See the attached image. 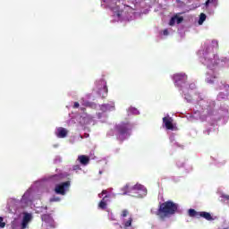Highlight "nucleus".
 <instances>
[{"mask_svg": "<svg viewBox=\"0 0 229 229\" xmlns=\"http://www.w3.org/2000/svg\"><path fill=\"white\" fill-rule=\"evenodd\" d=\"M204 4H205L206 8H208V6L210 4V0H207Z\"/></svg>", "mask_w": 229, "mask_h": 229, "instance_id": "bb28decb", "label": "nucleus"}, {"mask_svg": "<svg viewBox=\"0 0 229 229\" xmlns=\"http://www.w3.org/2000/svg\"><path fill=\"white\" fill-rule=\"evenodd\" d=\"M130 216V211L128 209L122 210L121 217H128Z\"/></svg>", "mask_w": 229, "mask_h": 229, "instance_id": "412c9836", "label": "nucleus"}, {"mask_svg": "<svg viewBox=\"0 0 229 229\" xmlns=\"http://www.w3.org/2000/svg\"><path fill=\"white\" fill-rule=\"evenodd\" d=\"M73 171H81V166L80 165H75L72 166Z\"/></svg>", "mask_w": 229, "mask_h": 229, "instance_id": "b1692460", "label": "nucleus"}, {"mask_svg": "<svg viewBox=\"0 0 229 229\" xmlns=\"http://www.w3.org/2000/svg\"><path fill=\"white\" fill-rule=\"evenodd\" d=\"M199 217H203L207 221H214V217H212V215H210V213L208 212H205V211L199 212Z\"/></svg>", "mask_w": 229, "mask_h": 229, "instance_id": "9d476101", "label": "nucleus"}, {"mask_svg": "<svg viewBox=\"0 0 229 229\" xmlns=\"http://www.w3.org/2000/svg\"><path fill=\"white\" fill-rule=\"evenodd\" d=\"M73 108H80V103L74 102Z\"/></svg>", "mask_w": 229, "mask_h": 229, "instance_id": "c85d7f7f", "label": "nucleus"}, {"mask_svg": "<svg viewBox=\"0 0 229 229\" xmlns=\"http://www.w3.org/2000/svg\"><path fill=\"white\" fill-rule=\"evenodd\" d=\"M81 165H89V163L90 162V157L85 155H81L78 157L77 159Z\"/></svg>", "mask_w": 229, "mask_h": 229, "instance_id": "1a4fd4ad", "label": "nucleus"}, {"mask_svg": "<svg viewBox=\"0 0 229 229\" xmlns=\"http://www.w3.org/2000/svg\"><path fill=\"white\" fill-rule=\"evenodd\" d=\"M207 82H208V83H214V81H212V80H208Z\"/></svg>", "mask_w": 229, "mask_h": 229, "instance_id": "473e14b6", "label": "nucleus"}, {"mask_svg": "<svg viewBox=\"0 0 229 229\" xmlns=\"http://www.w3.org/2000/svg\"><path fill=\"white\" fill-rule=\"evenodd\" d=\"M163 35H165V36L169 35V30H167V29L164 30H163Z\"/></svg>", "mask_w": 229, "mask_h": 229, "instance_id": "cd10ccee", "label": "nucleus"}, {"mask_svg": "<svg viewBox=\"0 0 229 229\" xmlns=\"http://www.w3.org/2000/svg\"><path fill=\"white\" fill-rule=\"evenodd\" d=\"M45 208H46V210H47V207H46Z\"/></svg>", "mask_w": 229, "mask_h": 229, "instance_id": "f704fd0d", "label": "nucleus"}, {"mask_svg": "<svg viewBox=\"0 0 229 229\" xmlns=\"http://www.w3.org/2000/svg\"><path fill=\"white\" fill-rule=\"evenodd\" d=\"M57 137H59V139H65V137H67V130L63 127L59 128Z\"/></svg>", "mask_w": 229, "mask_h": 229, "instance_id": "9b49d317", "label": "nucleus"}, {"mask_svg": "<svg viewBox=\"0 0 229 229\" xmlns=\"http://www.w3.org/2000/svg\"><path fill=\"white\" fill-rule=\"evenodd\" d=\"M163 123L165 124L166 130H174V125H173V118L170 116H165L163 118Z\"/></svg>", "mask_w": 229, "mask_h": 229, "instance_id": "423d86ee", "label": "nucleus"}, {"mask_svg": "<svg viewBox=\"0 0 229 229\" xmlns=\"http://www.w3.org/2000/svg\"><path fill=\"white\" fill-rule=\"evenodd\" d=\"M100 110L102 112H108V110H110V105L108 104H104L100 106Z\"/></svg>", "mask_w": 229, "mask_h": 229, "instance_id": "6ab92c4d", "label": "nucleus"}, {"mask_svg": "<svg viewBox=\"0 0 229 229\" xmlns=\"http://www.w3.org/2000/svg\"><path fill=\"white\" fill-rule=\"evenodd\" d=\"M205 21H207V14L201 13L199 15V25L203 24V22H205Z\"/></svg>", "mask_w": 229, "mask_h": 229, "instance_id": "a211bd4d", "label": "nucleus"}, {"mask_svg": "<svg viewBox=\"0 0 229 229\" xmlns=\"http://www.w3.org/2000/svg\"><path fill=\"white\" fill-rule=\"evenodd\" d=\"M106 198H108V196L104 197L98 204V208H100L102 210L106 209V201L105 200Z\"/></svg>", "mask_w": 229, "mask_h": 229, "instance_id": "2eb2a0df", "label": "nucleus"}, {"mask_svg": "<svg viewBox=\"0 0 229 229\" xmlns=\"http://www.w3.org/2000/svg\"><path fill=\"white\" fill-rule=\"evenodd\" d=\"M3 221H4V218H3V216H0V228H4V226H6V223Z\"/></svg>", "mask_w": 229, "mask_h": 229, "instance_id": "5701e85b", "label": "nucleus"}, {"mask_svg": "<svg viewBox=\"0 0 229 229\" xmlns=\"http://www.w3.org/2000/svg\"><path fill=\"white\" fill-rule=\"evenodd\" d=\"M174 81L177 87L182 86V83H187V74L176 73L174 75Z\"/></svg>", "mask_w": 229, "mask_h": 229, "instance_id": "39448f33", "label": "nucleus"}, {"mask_svg": "<svg viewBox=\"0 0 229 229\" xmlns=\"http://www.w3.org/2000/svg\"><path fill=\"white\" fill-rule=\"evenodd\" d=\"M122 191H123V195H126V194H129V196H131V194H132V191H131V187H130V185H125L123 189H122Z\"/></svg>", "mask_w": 229, "mask_h": 229, "instance_id": "4468645a", "label": "nucleus"}, {"mask_svg": "<svg viewBox=\"0 0 229 229\" xmlns=\"http://www.w3.org/2000/svg\"><path fill=\"white\" fill-rule=\"evenodd\" d=\"M218 98L221 99H225V97H223V93H219Z\"/></svg>", "mask_w": 229, "mask_h": 229, "instance_id": "7c9ffc66", "label": "nucleus"}, {"mask_svg": "<svg viewBox=\"0 0 229 229\" xmlns=\"http://www.w3.org/2000/svg\"><path fill=\"white\" fill-rule=\"evenodd\" d=\"M132 126L130 124V123H123L119 125H117L116 130L119 133V135H128L129 131H131Z\"/></svg>", "mask_w": 229, "mask_h": 229, "instance_id": "7ed1b4c3", "label": "nucleus"}, {"mask_svg": "<svg viewBox=\"0 0 229 229\" xmlns=\"http://www.w3.org/2000/svg\"><path fill=\"white\" fill-rule=\"evenodd\" d=\"M81 110H85V108H81Z\"/></svg>", "mask_w": 229, "mask_h": 229, "instance_id": "c9c22d12", "label": "nucleus"}, {"mask_svg": "<svg viewBox=\"0 0 229 229\" xmlns=\"http://www.w3.org/2000/svg\"><path fill=\"white\" fill-rule=\"evenodd\" d=\"M210 131H212L210 129H208V130L206 131V132H207L208 135H210Z\"/></svg>", "mask_w": 229, "mask_h": 229, "instance_id": "2f4dec72", "label": "nucleus"}, {"mask_svg": "<svg viewBox=\"0 0 229 229\" xmlns=\"http://www.w3.org/2000/svg\"><path fill=\"white\" fill-rule=\"evenodd\" d=\"M108 191L106 190H103L101 194H99L98 196L101 198V196H105V194H106Z\"/></svg>", "mask_w": 229, "mask_h": 229, "instance_id": "a878e982", "label": "nucleus"}, {"mask_svg": "<svg viewBox=\"0 0 229 229\" xmlns=\"http://www.w3.org/2000/svg\"><path fill=\"white\" fill-rule=\"evenodd\" d=\"M41 221L47 223L48 225H50L52 226V228H55V225H53V223H55V221L53 220V216H51L49 214L42 215Z\"/></svg>", "mask_w": 229, "mask_h": 229, "instance_id": "6e6552de", "label": "nucleus"}, {"mask_svg": "<svg viewBox=\"0 0 229 229\" xmlns=\"http://www.w3.org/2000/svg\"><path fill=\"white\" fill-rule=\"evenodd\" d=\"M175 212H178V204L172 200H167L159 205L157 216L162 218L169 217V216H174Z\"/></svg>", "mask_w": 229, "mask_h": 229, "instance_id": "f257e3e1", "label": "nucleus"}, {"mask_svg": "<svg viewBox=\"0 0 229 229\" xmlns=\"http://www.w3.org/2000/svg\"><path fill=\"white\" fill-rule=\"evenodd\" d=\"M176 19H178V15H175V16L172 17L170 19L169 25L170 26H174V24L176 23Z\"/></svg>", "mask_w": 229, "mask_h": 229, "instance_id": "aec40b11", "label": "nucleus"}, {"mask_svg": "<svg viewBox=\"0 0 229 229\" xmlns=\"http://www.w3.org/2000/svg\"><path fill=\"white\" fill-rule=\"evenodd\" d=\"M188 214L190 217H197L198 219H199V212L196 211L195 209H189Z\"/></svg>", "mask_w": 229, "mask_h": 229, "instance_id": "ddd939ff", "label": "nucleus"}, {"mask_svg": "<svg viewBox=\"0 0 229 229\" xmlns=\"http://www.w3.org/2000/svg\"><path fill=\"white\" fill-rule=\"evenodd\" d=\"M31 219H32L31 214L25 213L21 222V229L28 228V224L30 223V221H31Z\"/></svg>", "mask_w": 229, "mask_h": 229, "instance_id": "0eeeda50", "label": "nucleus"}, {"mask_svg": "<svg viewBox=\"0 0 229 229\" xmlns=\"http://www.w3.org/2000/svg\"><path fill=\"white\" fill-rule=\"evenodd\" d=\"M131 223H133V217L130 216L129 219L123 223L124 228H130V226H131Z\"/></svg>", "mask_w": 229, "mask_h": 229, "instance_id": "dca6fc26", "label": "nucleus"}, {"mask_svg": "<svg viewBox=\"0 0 229 229\" xmlns=\"http://www.w3.org/2000/svg\"><path fill=\"white\" fill-rule=\"evenodd\" d=\"M69 187H71V182L66 181V182H62V183H60V184H57V185L55 186V191L56 194H61L62 196H64V195H65V191H66Z\"/></svg>", "mask_w": 229, "mask_h": 229, "instance_id": "20e7f679", "label": "nucleus"}, {"mask_svg": "<svg viewBox=\"0 0 229 229\" xmlns=\"http://www.w3.org/2000/svg\"><path fill=\"white\" fill-rule=\"evenodd\" d=\"M221 85L222 86H219V89L222 90V89H225L227 92V95L229 94V85L226 84L225 81H221Z\"/></svg>", "mask_w": 229, "mask_h": 229, "instance_id": "f3484780", "label": "nucleus"}, {"mask_svg": "<svg viewBox=\"0 0 229 229\" xmlns=\"http://www.w3.org/2000/svg\"><path fill=\"white\" fill-rule=\"evenodd\" d=\"M132 194H137L138 191H144V186L142 184H136L132 187H131Z\"/></svg>", "mask_w": 229, "mask_h": 229, "instance_id": "f8f14e48", "label": "nucleus"}, {"mask_svg": "<svg viewBox=\"0 0 229 229\" xmlns=\"http://www.w3.org/2000/svg\"><path fill=\"white\" fill-rule=\"evenodd\" d=\"M99 174H103V171H99Z\"/></svg>", "mask_w": 229, "mask_h": 229, "instance_id": "72a5a7b5", "label": "nucleus"}, {"mask_svg": "<svg viewBox=\"0 0 229 229\" xmlns=\"http://www.w3.org/2000/svg\"><path fill=\"white\" fill-rule=\"evenodd\" d=\"M222 198H224V199L229 200V195H222Z\"/></svg>", "mask_w": 229, "mask_h": 229, "instance_id": "c756f323", "label": "nucleus"}, {"mask_svg": "<svg viewBox=\"0 0 229 229\" xmlns=\"http://www.w3.org/2000/svg\"><path fill=\"white\" fill-rule=\"evenodd\" d=\"M175 21L177 24H182V22H183V16H177Z\"/></svg>", "mask_w": 229, "mask_h": 229, "instance_id": "4be33fe9", "label": "nucleus"}, {"mask_svg": "<svg viewBox=\"0 0 229 229\" xmlns=\"http://www.w3.org/2000/svg\"><path fill=\"white\" fill-rule=\"evenodd\" d=\"M54 201H60V198H58V197L51 198L50 202L53 203Z\"/></svg>", "mask_w": 229, "mask_h": 229, "instance_id": "393cba45", "label": "nucleus"}, {"mask_svg": "<svg viewBox=\"0 0 229 229\" xmlns=\"http://www.w3.org/2000/svg\"><path fill=\"white\" fill-rule=\"evenodd\" d=\"M97 87L98 89V94L101 98H106L108 95V87H106V81L105 80H100L97 82Z\"/></svg>", "mask_w": 229, "mask_h": 229, "instance_id": "f03ea898", "label": "nucleus"}]
</instances>
